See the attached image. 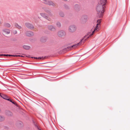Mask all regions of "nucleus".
<instances>
[{"mask_svg": "<svg viewBox=\"0 0 130 130\" xmlns=\"http://www.w3.org/2000/svg\"><path fill=\"white\" fill-rule=\"evenodd\" d=\"M93 34L92 33V34H90V36H91L93 35Z\"/></svg>", "mask_w": 130, "mask_h": 130, "instance_id": "30", "label": "nucleus"}, {"mask_svg": "<svg viewBox=\"0 0 130 130\" xmlns=\"http://www.w3.org/2000/svg\"><path fill=\"white\" fill-rule=\"evenodd\" d=\"M56 25L57 27L59 28L61 26V23L59 22H57L56 23Z\"/></svg>", "mask_w": 130, "mask_h": 130, "instance_id": "16", "label": "nucleus"}, {"mask_svg": "<svg viewBox=\"0 0 130 130\" xmlns=\"http://www.w3.org/2000/svg\"><path fill=\"white\" fill-rule=\"evenodd\" d=\"M40 14L41 16L43 17L48 20L49 21H51V18H50L48 16H47L46 14L44 13H41Z\"/></svg>", "mask_w": 130, "mask_h": 130, "instance_id": "7", "label": "nucleus"}, {"mask_svg": "<svg viewBox=\"0 0 130 130\" xmlns=\"http://www.w3.org/2000/svg\"><path fill=\"white\" fill-rule=\"evenodd\" d=\"M105 6L98 4L96 8V10L97 12V16L101 18L102 17L104 11V8Z\"/></svg>", "mask_w": 130, "mask_h": 130, "instance_id": "1", "label": "nucleus"}, {"mask_svg": "<svg viewBox=\"0 0 130 130\" xmlns=\"http://www.w3.org/2000/svg\"><path fill=\"white\" fill-rule=\"evenodd\" d=\"M5 112L6 115L8 116L11 117L12 116V113L9 111H6Z\"/></svg>", "mask_w": 130, "mask_h": 130, "instance_id": "13", "label": "nucleus"}, {"mask_svg": "<svg viewBox=\"0 0 130 130\" xmlns=\"http://www.w3.org/2000/svg\"><path fill=\"white\" fill-rule=\"evenodd\" d=\"M36 126V127H37V129H38V130H41V129H39V128L37 126Z\"/></svg>", "mask_w": 130, "mask_h": 130, "instance_id": "29", "label": "nucleus"}, {"mask_svg": "<svg viewBox=\"0 0 130 130\" xmlns=\"http://www.w3.org/2000/svg\"><path fill=\"white\" fill-rule=\"evenodd\" d=\"M45 4L50 6H52L53 7H55L56 5L55 3L51 1L48 0Z\"/></svg>", "mask_w": 130, "mask_h": 130, "instance_id": "4", "label": "nucleus"}, {"mask_svg": "<svg viewBox=\"0 0 130 130\" xmlns=\"http://www.w3.org/2000/svg\"><path fill=\"white\" fill-rule=\"evenodd\" d=\"M64 8L66 9H69V7L67 5H65L64 6Z\"/></svg>", "mask_w": 130, "mask_h": 130, "instance_id": "20", "label": "nucleus"}, {"mask_svg": "<svg viewBox=\"0 0 130 130\" xmlns=\"http://www.w3.org/2000/svg\"><path fill=\"white\" fill-rule=\"evenodd\" d=\"M58 35L59 36H65L66 34L64 31L63 30L59 31L58 33Z\"/></svg>", "mask_w": 130, "mask_h": 130, "instance_id": "9", "label": "nucleus"}, {"mask_svg": "<svg viewBox=\"0 0 130 130\" xmlns=\"http://www.w3.org/2000/svg\"><path fill=\"white\" fill-rule=\"evenodd\" d=\"M23 48L26 50H28L30 49V46L27 45H24L23 46Z\"/></svg>", "mask_w": 130, "mask_h": 130, "instance_id": "14", "label": "nucleus"}, {"mask_svg": "<svg viewBox=\"0 0 130 130\" xmlns=\"http://www.w3.org/2000/svg\"><path fill=\"white\" fill-rule=\"evenodd\" d=\"M10 102H11L13 104H15L16 103H15L14 101H13L11 99H7Z\"/></svg>", "mask_w": 130, "mask_h": 130, "instance_id": "22", "label": "nucleus"}, {"mask_svg": "<svg viewBox=\"0 0 130 130\" xmlns=\"http://www.w3.org/2000/svg\"><path fill=\"white\" fill-rule=\"evenodd\" d=\"M11 56H13V57H20V55H11Z\"/></svg>", "mask_w": 130, "mask_h": 130, "instance_id": "27", "label": "nucleus"}, {"mask_svg": "<svg viewBox=\"0 0 130 130\" xmlns=\"http://www.w3.org/2000/svg\"><path fill=\"white\" fill-rule=\"evenodd\" d=\"M76 27L74 25H70L69 27L68 30L70 32H73L76 31Z\"/></svg>", "mask_w": 130, "mask_h": 130, "instance_id": "2", "label": "nucleus"}, {"mask_svg": "<svg viewBox=\"0 0 130 130\" xmlns=\"http://www.w3.org/2000/svg\"><path fill=\"white\" fill-rule=\"evenodd\" d=\"M11 56V55H3V54H2V55H0V56Z\"/></svg>", "mask_w": 130, "mask_h": 130, "instance_id": "24", "label": "nucleus"}, {"mask_svg": "<svg viewBox=\"0 0 130 130\" xmlns=\"http://www.w3.org/2000/svg\"><path fill=\"white\" fill-rule=\"evenodd\" d=\"M106 0H100L98 4L105 6Z\"/></svg>", "mask_w": 130, "mask_h": 130, "instance_id": "8", "label": "nucleus"}, {"mask_svg": "<svg viewBox=\"0 0 130 130\" xmlns=\"http://www.w3.org/2000/svg\"><path fill=\"white\" fill-rule=\"evenodd\" d=\"M48 29L51 31H54L56 30L55 28L52 25H50L48 26Z\"/></svg>", "mask_w": 130, "mask_h": 130, "instance_id": "11", "label": "nucleus"}, {"mask_svg": "<svg viewBox=\"0 0 130 130\" xmlns=\"http://www.w3.org/2000/svg\"><path fill=\"white\" fill-rule=\"evenodd\" d=\"M17 33V31L16 30H14L13 31V33L14 34H16Z\"/></svg>", "mask_w": 130, "mask_h": 130, "instance_id": "25", "label": "nucleus"}, {"mask_svg": "<svg viewBox=\"0 0 130 130\" xmlns=\"http://www.w3.org/2000/svg\"><path fill=\"white\" fill-rule=\"evenodd\" d=\"M4 98L5 99H7L6 98Z\"/></svg>", "mask_w": 130, "mask_h": 130, "instance_id": "35", "label": "nucleus"}, {"mask_svg": "<svg viewBox=\"0 0 130 130\" xmlns=\"http://www.w3.org/2000/svg\"><path fill=\"white\" fill-rule=\"evenodd\" d=\"M5 119V117L1 116H0V121H2L4 120Z\"/></svg>", "mask_w": 130, "mask_h": 130, "instance_id": "19", "label": "nucleus"}, {"mask_svg": "<svg viewBox=\"0 0 130 130\" xmlns=\"http://www.w3.org/2000/svg\"><path fill=\"white\" fill-rule=\"evenodd\" d=\"M26 36L29 37H31L34 36L33 32L30 31H27L25 33Z\"/></svg>", "mask_w": 130, "mask_h": 130, "instance_id": "10", "label": "nucleus"}, {"mask_svg": "<svg viewBox=\"0 0 130 130\" xmlns=\"http://www.w3.org/2000/svg\"><path fill=\"white\" fill-rule=\"evenodd\" d=\"M17 28L19 29H21L22 27L19 25L17 23H16L14 25Z\"/></svg>", "mask_w": 130, "mask_h": 130, "instance_id": "17", "label": "nucleus"}, {"mask_svg": "<svg viewBox=\"0 0 130 130\" xmlns=\"http://www.w3.org/2000/svg\"><path fill=\"white\" fill-rule=\"evenodd\" d=\"M20 56L22 57H23V56Z\"/></svg>", "mask_w": 130, "mask_h": 130, "instance_id": "33", "label": "nucleus"}, {"mask_svg": "<svg viewBox=\"0 0 130 130\" xmlns=\"http://www.w3.org/2000/svg\"><path fill=\"white\" fill-rule=\"evenodd\" d=\"M25 25L26 27L30 29H32L33 28V27L31 24L28 23H25Z\"/></svg>", "mask_w": 130, "mask_h": 130, "instance_id": "12", "label": "nucleus"}, {"mask_svg": "<svg viewBox=\"0 0 130 130\" xmlns=\"http://www.w3.org/2000/svg\"><path fill=\"white\" fill-rule=\"evenodd\" d=\"M59 15L62 17H63L64 16V13L62 12H60L59 13Z\"/></svg>", "mask_w": 130, "mask_h": 130, "instance_id": "21", "label": "nucleus"}, {"mask_svg": "<svg viewBox=\"0 0 130 130\" xmlns=\"http://www.w3.org/2000/svg\"><path fill=\"white\" fill-rule=\"evenodd\" d=\"M48 14L50 16H51L52 15V14H51V13H50Z\"/></svg>", "mask_w": 130, "mask_h": 130, "instance_id": "28", "label": "nucleus"}, {"mask_svg": "<svg viewBox=\"0 0 130 130\" xmlns=\"http://www.w3.org/2000/svg\"><path fill=\"white\" fill-rule=\"evenodd\" d=\"M89 37L88 36V35H86L85 36L83 39H82L81 40V41L78 43L77 44H76L74 45H73L72 46H71L72 47H77L78 46L80 45L81 44V42L83 40L85 41L88 38H89Z\"/></svg>", "mask_w": 130, "mask_h": 130, "instance_id": "3", "label": "nucleus"}, {"mask_svg": "<svg viewBox=\"0 0 130 130\" xmlns=\"http://www.w3.org/2000/svg\"><path fill=\"white\" fill-rule=\"evenodd\" d=\"M75 6H78V5H76Z\"/></svg>", "mask_w": 130, "mask_h": 130, "instance_id": "34", "label": "nucleus"}, {"mask_svg": "<svg viewBox=\"0 0 130 130\" xmlns=\"http://www.w3.org/2000/svg\"><path fill=\"white\" fill-rule=\"evenodd\" d=\"M4 25L5 26L8 27H9L11 26L10 24H9L7 23H5L4 24Z\"/></svg>", "mask_w": 130, "mask_h": 130, "instance_id": "18", "label": "nucleus"}, {"mask_svg": "<svg viewBox=\"0 0 130 130\" xmlns=\"http://www.w3.org/2000/svg\"><path fill=\"white\" fill-rule=\"evenodd\" d=\"M82 20H84L86 22L88 19L87 16L86 15H84L82 16Z\"/></svg>", "mask_w": 130, "mask_h": 130, "instance_id": "15", "label": "nucleus"}, {"mask_svg": "<svg viewBox=\"0 0 130 130\" xmlns=\"http://www.w3.org/2000/svg\"><path fill=\"white\" fill-rule=\"evenodd\" d=\"M2 23L1 21H0V25L1 24H2Z\"/></svg>", "mask_w": 130, "mask_h": 130, "instance_id": "31", "label": "nucleus"}, {"mask_svg": "<svg viewBox=\"0 0 130 130\" xmlns=\"http://www.w3.org/2000/svg\"><path fill=\"white\" fill-rule=\"evenodd\" d=\"M101 20H98L97 21V24L96 25V27L95 28L94 30L92 32V34H93L95 31H98L99 30V28L100 27V26L99 25L101 23Z\"/></svg>", "mask_w": 130, "mask_h": 130, "instance_id": "5", "label": "nucleus"}, {"mask_svg": "<svg viewBox=\"0 0 130 130\" xmlns=\"http://www.w3.org/2000/svg\"><path fill=\"white\" fill-rule=\"evenodd\" d=\"M68 0H63L64 1H68Z\"/></svg>", "mask_w": 130, "mask_h": 130, "instance_id": "32", "label": "nucleus"}, {"mask_svg": "<svg viewBox=\"0 0 130 130\" xmlns=\"http://www.w3.org/2000/svg\"><path fill=\"white\" fill-rule=\"evenodd\" d=\"M44 3V4H45L46 3L47 1H48L47 0H42Z\"/></svg>", "mask_w": 130, "mask_h": 130, "instance_id": "26", "label": "nucleus"}, {"mask_svg": "<svg viewBox=\"0 0 130 130\" xmlns=\"http://www.w3.org/2000/svg\"><path fill=\"white\" fill-rule=\"evenodd\" d=\"M10 32V30L8 29H4L2 31L3 34L4 36L9 34Z\"/></svg>", "mask_w": 130, "mask_h": 130, "instance_id": "6", "label": "nucleus"}, {"mask_svg": "<svg viewBox=\"0 0 130 130\" xmlns=\"http://www.w3.org/2000/svg\"><path fill=\"white\" fill-rule=\"evenodd\" d=\"M35 58H36V59H44V58H43V57H38V58L37 57H34Z\"/></svg>", "mask_w": 130, "mask_h": 130, "instance_id": "23", "label": "nucleus"}]
</instances>
